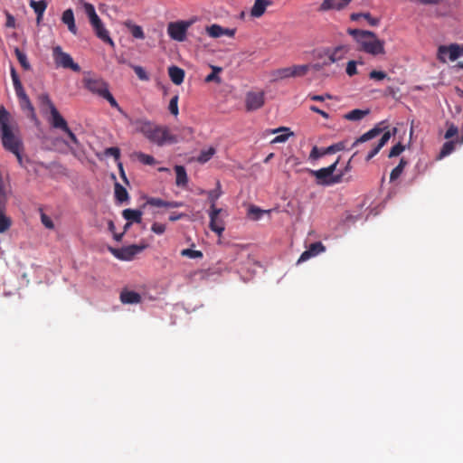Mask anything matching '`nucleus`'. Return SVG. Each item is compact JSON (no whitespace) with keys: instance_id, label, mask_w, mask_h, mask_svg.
I'll list each match as a JSON object with an SVG mask.
<instances>
[{"instance_id":"1","label":"nucleus","mask_w":463,"mask_h":463,"mask_svg":"<svg viewBox=\"0 0 463 463\" xmlns=\"http://www.w3.org/2000/svg\"><path fill=\"white\" fill-rule=\"evenodd\" d=\"M129 122L135 127L137 132L142 133L150 142L157 146L176 142V137L170 134L166 127L156 125L145 118H129Z\"/></svg>"},{"instance_id":"2","label":"nucleus","mask_w":463,"mask_h":463,"mask_svg":"<svg viewBox=\"0 0 463 463\" xmlns=\"http://www.w3.org/2000/svg\"><path fill=\"white\" fill-rule=\"evenodd\" d=\"M0 133L5 149L13 153L16 156L18 163L22 165L21 152L23 150V142L9 125V113L4 107H0Z\"/></svg>"},{"instance_id":"3","label":"nucleus","mask_w":463,"mask_h":463,"mask_svg":"<svg viewBox=\"0 0 463 463\" xmlns=\"http://www.w3.org/2000/svg\"><path fill=\"white\" fill-rule=\"evenodd\" d=\"M347 33L353 36L359 44V50L374 56L384 54V43L379 40L374 33L351 28L347 30Z\"/></svg>"},{"instance_id":"4","label":"nucleus","mask_w":463,"mask_h":463,"mask_svg":"<svg viewBox=\"0 0 463 463\" xmlns=\"http://www.w3.org/2000/svg\"><path fill=\"white\" fill-rule=\"evenodd\" d=\"M11 77L15 90V94L18 98L20 107L22 110L26 112L27 117L34 122L35 125H39V119L36 116L34 107L33 106L28 95L25 93L19 76L14 69L11 67L10 70Z\"/></svg>"},{"instance_id":"5","label":"nucleus","mask_w":463,"mask_h":463,"mask_svg":"<svg viewBox=\"0 0 463 463\" xmlns=\"http://www.w3.org/2000/svg\"><path fill=\"white\" fill-rule=\"evenodd\" d=\"M83 7L90 20V24H91L95 33V35L104 43H109L110 46L114 47L115 43L110 38L109 31L105 28L101 19L97 14L93 5L85 3Z\"/></svg>"},{"instance_id":"6","label":"nucleus","mask_w":463,"mask_h":463,"mask_svg":"<svg viewBox=\"0 0 463 463\" xmlns=\"http://www.w3.org/2000/svg\"><path fill=\"white\" fill-rule=\"evenodd\" d=\"M339 160L337 159L335 163L327 167L320 168L318 170H312L311 174L316 177L317 184L320 185H332L338 184L342 180V174L334 175Z\"/></svg>"},{"instance_id":"7","label":"nucleus","mask_w":463,"mask_h":463,"mask_svg":"<svg viewBox=\"0 0 463 463\" xmlns=\"http://www.w3.org/2000/svg\"><path fill=\"white\" fill-rule=\"evenodd\" d=\"M310 70V65L301 64L279 68L271 72L272 80L278 81L288 78L304 77Z\"/></svg>"},{"instance_id":"8","label":"nucleus","mask_w":463,"mask_h":463,"mask_svg":"<svg viewBox=\"0 0 463 463\" xmlns=\"http://www.w3.org/2000/svg\"><path fill=\"white\" fill-rule=\"evenodd\" d=\"M52 58L56 68L70 69L74 72L80 71V65L74 62L72 57L63 52L60 45L52 48Z\"/></svg>"},{"instance_id":"9","label":"nucleus","mask_w":463,"mask_h":463,"mask_svg":"<svg viewBox=\"0 0 463 463\" xmlns=\"http://www.w3.org/2000/svg\"><path fill=\"white\" fill-rule=\"evenodd\" d=\"M38 100L43 112L46 113L47 111H49V123L51 126L53 125V123L57 122L61 118H63L59 112V110L56 109L48 93H42L41 95H39Z\"/></svg>"},{"instance_id":"10","label":"nucleus","mask_w":463,"mask_h":463,"mask_svg":"<svg viewBox=\"0 0 463 463\" xmlns=\"http://www.w3.org/2000/svg\"><path fill=\"white\" fill-rule=\"evenodd\" d=\"M192 22L177 21L171 22L167 25V33L171 39L177 42H184L186 38V33L191 26Z\"/></svg>"},{"instance_id":"11","label":"nucleus","mask_w":463,"mask_h":463,"mask_svg":"<svg viewBox=\"0 0 463 463\" xmlns=\"http://www.w3.org/2000/svg\"><path fill=\"white\" fill-rule=\"evenodd\" d=\"M145 248V245L132 244L129 246L122 247L120 249L109 248V250L118 260H131L137 254L141 252Z\"/></svg>"},{"instance_id":"12","label":"nucleus","mask_w":463,"mask_h":463,"mask_svg":"<svg viewBox=\"0 0 463 463\" xmlns=\"http://www.w3.org/2000/svg\"><path fill=\"white\" fill-rule=\"evenodd\" d=\"M265 94L263 91H250L246 94L245 106L248 111L260 109L264 105Z\"/></svg>"},{"instance_id":"13","label":"nucleus","mask_w":463,"mask_h":463,"mask_svg":"<svg viewBox=\"0 0 463 463\" xmlns=\"http://www.w3.org/2000/svg\"><path fill=\"white\" fill-rule=\"evenodd\" d=\"M85 88L90 92L102 96L109 90V85L100 78H84Z\"/></svg>"},{"instance_id":"14","label":"nucleus","mask_w":463,"mask_h":463,"mask_svg":"<svg viewBox=\"0 0 463 463\" xmlns=\"http://www.w3.org/2000/svg\"><path fill=\"white\" fill-rule=\"evenodd\" d=\"M352 0H323L319 7L318 12L324 13L327 11H341L347 7Z\"/></svg>"},{"instance_id":"15","label":"nucleus","mask_w":463,"mask_h":463,"mask_svg":"<svg viewBox=\"0 0 463 463\" xmlns=\"http://www.w3.org/2000/svg\"><path fill=\"white\" fill-rule=\"evenodd\" d=\"M349 51L350 47L345 44L338 45L332 50H327L326 55L328 57V62L326 61L325 64L327 65L343 60Z\"/></svg>"},{"instance_id":"16","label":"nucleus","mask_w":463,"mask_h":463,"mask_svg":"<svg viewBox=\"0 0 463 463\" xmlns=\"http://www.w3.org/2000/svg\"><path fill=\"white\" fill-rule=\"evenodd\" d=\"M222 209H213L210 210L209 217H210V229L217 233L219 236L222 235L225 227L223 221L219 218V214L221 213Z\"/></svg>"},{"instance_id":"17","label":"nucleus","mask_w":463,"mask_h":463,"mask_svg":"<svg viewBox=\"0 0 463 463\" xmlns=\"http://www.w3.org/2000/svg\"><path fill=\"white\" fill-rule=\"evenodd\" d=\"M446 53H449L450 61H456L461 55L460 46L456 43L449 46L440 45L439 47V59L443 62L446 61L441 55Z\"/></svg>"},{"instance_id":"18","label":"nucleus","mask_w":463,"mask_h":463,"mask_svg":"<svg viewBox=\"0 0 463 463\" xmlns=\"http://www.w3.org/2000/svg\"><path fill=\"white\" fill-rule=\"evenodd\" d=\"M326 248L322 244V242L317 241L310 244L307 250H306L299 257L298 263H301L307 261L312 257L318 255L319 253L325 251Z\"/></svg>"},{"instance_id":"19","label":"nucleus","mask_w":463,"mask_h":463,"mask_svg":"<svg viewBox=\"0 0 463 463\" xmlns=\"http://www.w3.org/2000/svg\"><path fill=\"white\" fill-rule=\"evenodd\" d=\"M206 33L212 38H219L223 35L233 37L235 34L234 29L223 28L219 24H212L206 27Z\"/></svg>"},{"instance_id":"20","label":"nucleus","mask_w":463,"mask_h":463,"mask_svg":"<svg viewBox=\"0 0 463 463\" xmlns=\"http://www.w3.org/2000/svg\"><path fill=\"white\" fill-rule=\"evenodd\" d=\"M52 128L63 131L65 134H67V136L70 138V140L71 141V143H73L75 145L79 144V140H78L77 137L70 129L68 123L64 119V118H61L57 122L53 123V125H52Z\"/></svg>"},{"instance_id":"21","label":"nucleus","mask_w":463,"mask_h":463,"mask_svg":"<svg viewBox=\"0 0 463 463\" xmlns=\"http://www.w3.org/2000/svg\"><path fill=\"white\" fill-rule=\"evenodd\" d=\"M270 0H255L250 10V15L255 18L262 16L268 6L271 5Z\"/></svg>"},{"instance_id":"22","label":"nucleus","mask_w":463,"mask_h":463,"mask_svg":"<svg viewBox=\"0 0 463 463\" xmlns=\"http://www.w3.org/2000/svg\"><path fill=\"white\" fill-rule=\"evenodd\" d=\"M123 304H138L141 302V296L137 292L124 289L119 296Z\"/></svg>"},{"instance_id":"23","label":"nucleus","mask_w":463,"mask_h":463,"mask_svg":"<svg viewBox=\"0 0 463 463\" xmlns=\"http://www.w3.org/2000/svg\"><path fill=\"white\" fill-rule=\"evenodd\" d=\"M147 204L155 207L178 208L182 206V203L175 201H165L160 198L151 197L146 201Z\"/></svg>"},{"instance_id":"24","label":"nucleus","mask_w":463,"mask_h":463,"mask_svg":"<svg viewBox=\"0 0 463 463\" xmlns=\"http://www.w3.org/2000/svg\"><path fill=\"white\" fill-rule=\"evenodd\" d=\"M61 21L68 26L69 31L72 34H77L78 30L75 24L74 14L71 9H67L63 12Z\"/></svg>"},{"instance_id":"25","label":"nucleus","mask_w":463,"mask_h":463,"mask_svg":"<svg viewBox=\"0 0 463 463\" xmlns=\"http://www.w3.org/2000/svg\"><path fill=\"white\" fill-rule=\"evenodd\" d=\"M392 133L390 131H386L383 134L377 145L373 146V148L368 153L365 160L370 161L374 156H376L382 147L389 141L391 138Z\"/></svg>"},{"instance_id":"26","label":"nucleus","mask_w":463,"mask_h":463,"mask_svg":"<svg viewBox=\"0 0 463 463\" xmlns=\"http://www.w3.org/2000/svg\"><path fill=\"white\" fill-rule=\"evenodd\" d=\"M168 75L173 83L180 85L184 79V71L177 66L168 68Z\"/></svg>"},{"instance_id":"27","label":"nucleus","mask_w":463,"mask_h":463,"mask_svg":"<svg viewBox=\"0 0 463 463\" xmlns=\"http://www.w3.org/2000/svg\"><path fill=\"white\" fill-rule=\"evenodd\" d=\"M270 132L272 134H276V133H279V132H287L286 134H281V135L275 137L271 140V144L284 143L288 139L289 137L294 135V133L292 131H290V129L288 128H286V127H280V128L272 129Z\"/></svg>"},{"instance_id":"28","label":"nucleus","mask_w":463,"mask_h":463,"mask_svg":"<svg viewBox=\"0 0 463 463\" xmlns=\"http://www.w3.org/2000/svg\"><path fill=\"white\" fill-rule=\"evenodd\" d=\"M382 131H383V129L378 127H375V128L370 129L369 131H367L366 133L362 135L359 138H357L352 146L354 147L360 143H364V142H367V141L376 137L377 136H379L382 133Z\"/></svg>"},{"instance_id":"29","label":"nucleus","mask_w":463,"mask_h":463,"mask_svg":"<svg viewBox=\"0 0 463 463\" xmlns=\"http://www.w3.org/2000/svg\"><path fill=\"white\" fill-rule=\"evenodd\" d=\"M122 216L131 223H140L142 222V212L134 209H125L122 212Z\"/></svg>"},{"instance_id":"30","label":"nucleus","mask_w":463,"mask_h":463,"mask_svg":"<svg viewBox=\"0 0 463 463\" xmlns=\"http://www.w3.org/2000/svg\"><path fill=\"white\" fill-rule=\"evenodd\" d=\"M201 194H207L208 200L211 203V209L210 210L217 209L216 206H215V203H216V201L219 199V197L222 195L221 184H220L219 181L217 182L216 189L210 190V191H207V192L202 191Z\"/></svg>"},{"instance_id":"31","label":"nucleus","mask_w":463,"mask_h":463,"mask_svg":"<svg viewBox=\"0 0 463 463\" xmlns=\"http://www.w3.org/2000/svg\"><path fill=\"white\" fill-rule=\"evenodd\" d=\"M175 170L176 174V185L182 187L185 186L188 183V177L185 168L183 165H175Z\"/></svg>"},{"instance_id":"32","label":"nucleus","mask_w":463,"mask_h":463,"mask_svg":"<svg viewBox=\"0 0 463 463\" xmlns=\"http://www.w3.org/2000/svg\"><path fill=\"white\" fill-rule=\"evenodd\" d=\"M369 109H365V110H363V109H353L351 111H349L348 113H346L344 118L347 120H350V121H358V120H361L362 118H364L366 115L369 114Z\"/></svg>"},{"instance_id":"33","label":"nucleus","mask_w":463,"mask_h":463,"mask_svg":"<svg viewBox=\"0 0 463 463\" xmlns=\"http://www.w3.org/2000/svg\"><path fill=\"white\" fill-rule=\"evenodd\" d=\"M14 54L24 71H30L32 69L30 62L28 61L27 55L22 52L18 47L14 48Z\"/></svg>"},{"instance_id":"34","label":"nucleus","mask_w":463,"mask_h":463,"mask_svg":"<svg viewBox=\"0 0 463 463\" xmlns=\"http://www.w3.org/2000/svg\"><path fill=\"white\" fill-rule=\"evenodd\" d=\"M125 25L128 28L130 33L134 38L144 39L145 34L141 26L134 24L131 21H127Z\"/></svg>"},{"instance_id":"35","label":"nucleus","mask_w":463,"mask_h":463,"mask_svg":"<svg viewBox=\"0 0 463 463\" xmlns=\"http://www.w3.org/2000/svg\"><path fill=\"white\" fill-rule=\"evenodd\" d=\"M115 197L119 203L128 200V193L120 184H115Z\"/></svg>"},{"instance_id":"36","label":"nucleus","mask_w":463,"mask_h":463,"mask_svg":"<svg viewBox=\"0 0 463 463\" xmlns=\"http://www.w3.org/2000/svg\"><path fill=\"white\" fill-rule=\"evenodd\" d=\"M212 68V72L206 76V78L204 79V81L205 82H216V83H221L222 82V80H221V77L219 76V73L222 71V69L221 67H218V66H213L212 65L211 66Z\"/></svg>"},{"instance_id":"37","label":"nucleus","mask_w":463,"mask_h":463,"mask_svg":"<svg viewBox=\"0 0 463 463\" xmlns=\"http://www.w3.org/2000/svg\"><path fill=\"white\" fill-rule=\"evenodd\" d=\"M103 99H105L112 108L117 109L120 113H122L127 118H130L120 108L118 101L115 99V98L112 96V94L108 90L105 91V93L101 96Z\"/></svg>"},{"instance_id":"38","label":"nucleus","mask_w":463,"mask_h":463,"mask_svg":"<svg viewBox=\"0 0 463 463\" xmlns=\"http://www.w3.org/2000/svg\"><path fill=\"white\" fill-rule=\"evenodd\" d=\"M30 6L34 10V12L38 15V17H40L44 13V11L47 7V4L43 0H41V1L32 0L30 3Z\"/></svg>"},{"instance_id":"39","label":"nucleus","mask_w":463,"mask_h":463,"mask_svg":"<svg viewBox=\"0 0 463 463\" xmlns=\"http://www.w3.org/2000/svg\"><path fill=\"white\" fill-rule=\"evenodd\" d=\"M12 226V220L6 216L4 211H0V233L7 232Z\"/></svg>"},{"instance_id":"40","label":"nucleus","mask_w":463,"mask_h":463,"mask_svg":"<svg viewBox=\"0 0 463 463\" xmlns=\"http://www.w3.org/2000/svg\"><path fill=\"white\" fill-rule=\"evenodd\" d=\"M407 165V162L402 158L400 160V163L398 164V165L396 167H394L392 169V171L391 172V175H390V180L391 181H394L396 180L397 178H399V176L402 175V173L403 172V169L405 167V165Z\"/></svg>"},{"instance_id":"41","label":"nucleus","mask_w":463,"mask_h":463,"mask_svg":"<svg viewBox=\"0 0 463 463\" xmlns=\"http://www.w3.org/2000/svg\"><path fill=\"white\" fill-rule=\"evenodd\" d=\"M455 149V141L449 140L443 144L440 152H439V158L445 157L449 155H450Z\"/></svg>"},{"instance_id":"42","label":"nucleus","mask_w":463,"mask_h":463,"mask_svg":"<svg viewBox=\"0 0 463 463\" xmlns=\"http://www.w3.org/2000/svg\"><path fill=\"white\" fill-rule=\"evenodd\" d=\"M215 152H216L215 148H213V147H209L206 150H202L200 155L198 156L197 161L199 163L204 164V163L208 162L213 157V156L215 154Z\"/></svg>"},{"instance_id":"43","label":"nucleus","mask_w":463,"mask_h":463,"mask_svg":"<svg viewBox=\"0 0 463 463\" xmlns=\"http://www.w3.org/2000/svg\"><path fill=\"white\" fill-rule=\"evenodd\" d=\"M266 211H263L261 210L260 208L255 206V205H250L248 209V215L253 219V220H259L260 219V217L263 215V213H265Z\"/></svg>"},{"instance_id":"44","label":"nucleus","mask_w":463,"mask_h":463,"mask_svg":"<svg viewBox=\"0 0 463 463\" xmlns=\"http://www.w3.org/2000/svg\"><path fill=\"white\" fill-rule=\"evenodd\" d=\"M181 255L183 257H187L190 259H198L203 257V252L201 250H195L192 249H184L181 251Z\"/></svg>"},{"instance_id":"45","label":"nucleus","mask_w":463,"mask_h":463,"mask_svg":"<svg viewBox=\"0 0 463 463\" xmlns=\"http://www.w3.org/2000/svg\"><path fill=\"white\" fill-rule=\"evenodd\" d=\"M178 99H179L178 96L175 95L174 97H172V99H170V102H169L168 109H169L170 113L173 114L174 116H177L179 113Z\"/></svg>"},{"instance_id":"46","label":"nucleus","mask_w":463,"mask_h":463,"mask_svg":"<svg viewBox=\"0 0 463 463\" xmlns=\"http://www.w3.org/2000/svg\"><path fill=\"white\" fill-rule=\"evenodd\" d=\"M137 158L144 165H152L156 163V159L152 156L144 153L137 154Z\"/></svg>"},{"instance_id":"47","label":"nucleus","mask_w":463,"mask_h":463,"mask_svg":"<svg viewBox=\"0 0 463 463\" xmlns=\"http://www.w3.org/2000/svg\"><path fill=\"white\" fill-rule=\"evenodd\" d=\"M344 149V144L342 142L331 145L326 148L323 149V154H334L335 152L341 151Z\"/></svg>"},{"instance_id":"48","label":"nucleus","mask_w":463,"mask_h":463,"mask_svg":"<svg viewBox=\"0 0 463 463\" xmlns=\"http://www.w3.org/2000/svg\"><path fill=\"white\" fill-rule=\"evenodd\" d=\"M405 149V146L402 143H398L392 147L389 153V157H394L401 155Z\"/></svg>"},{"instance_id":"49","label":"nucleus","mask_w":463,"mask_h":463,"mask_svg":"<svg viewBox=\"0 0 463 463\" xmlns=\"http://www.w3.org/2000/svg\"><path fill=\"white\" fill-rule=\"evenodd\" d=\"M369 78L375 80H383L387 78V73L383 71H372L369 73Z\"/></svg>"},{"instance_id":"50","label":"nucleus","mask_w":463,"mask_h":463,"mask_svg":"<svg viewBox=\"0 0 463 463\" xmlns=\"http://www.w3.org/2000/svg\"><path fill=\"white\" fill-rule=\"evenodd\" d=\"M133 70H134L135 73L137 74V76L141 80H149L148 74L146 73V71L141 66H137V65L134 66Z\"/></svg>"},{"instance_id":"51","label":"nucleus","mask_w":463,"mask_h":463,"mask_svg":"<svg viewBox=\"0 0 463 463\" xmlns=\"http://www.w3.org/2000/svg\"><path fill=\"white\" fill-rule=\"evenodd\" d=\"M105 155L113 156L116 160H118L120 156V150L116 146L108 147L105 149Z\"/></svg>"},{"instance_id":"52","label":"nucleus","mask_w":463,"mask_h":463,"mask_svg":"<svg viewBox=\"0 0 463 463\" xmlns=\"http://www.w3.org/2000/svg\"><path fill=\"white\" fill-rule=\"evenodd\" d=\"M458 127L451 123L449 125V128L444 135V137L446 139H449V138L453 137L454 136H456L458 134Z\"/></svg>"},{"instance_id":"53","label":"nucleus","mask_w":463,"mask_h":463,"mask_svg":"<svg viewBox=\"0 0 463 463\" xmlns=\"http://www.w3.org/2000/svg\"><path fill=\"white\" fill-rule=\"evenodd\" d=\"M165 225L159 222H154L151 227V231L156 234L161 235L165 232Z\"/></svg>"},{"instance_id":"54","label":"nucleus","mask_w":463,"mask_h":463,"mask_svg":"<svg viewBox=\"0 0 463 463\" xmlns=\"http://www.w3.org/2000/svg\"><path fill=\"white\" fill-rule=\"evenodd\" d=\"M356 61H350L347 62V65H346V73L347 75L349 76H354L357 73V70H356Z\"/></svg>"},{"instance_id":"55","label":"nucleus","mask_w":463,"mask_h":463,"mask_svg":"<svg viewBox=\"0 0 463 463\" xmlns=\"http://www.w3.org/2000/svg\"><path fill=\"white\" fill-rule=\"evenodd\" d=\"M325 155L326 154H323V150L318 149L317 146H314L310 152L309 158L312 160H317Z\"/></svg>"},{"instance_id":"56","label":"nucleus","mask_w":463,"mask_h":463,"mask_svg":"<svg viewBox=\"0 0 463 463\" xmlns=\"http://www.w3.org/2000/svg\"><path fill=\"white\" fill-rule=\"evenodd\" d=\"M41 221L43 222V224L48 228V229H53L54 227V224H53V222L51 220V218L49 216H47L46 214L43 213L41 215Z\"/></svg>"},{"instance_id":"57","label":"nucleus","mask_w":463,"mask_h":463,"mask_svg":"<svg viewBox=\"0 0 463 463\" xmlns=\"http://www.w3.org/2000/svg\"><path fill=\"white\" fill-rule=\"evenodd\" d=\"M364 18L369 23L370 25L376 26L378 25L380 20L378 18L373 17L369 13L364 14Z\"/></svg>"},{"instance_id":"58","label":"nucleus","mask_w":463,"mask_h":463,"mask_svg":"<svg viewBox=\"0 0 463 463\" xmlns=\"http://www.w3.org/2000/svg\"><path fill=\"white\" fill-rule=\"evenodd\" d=\"M308 98L314 101H324L326 99H332V96L330 94H325V95H311V94H309Z\"/></svg>"},{"instance_id":"59","label":"nucleus","mask_w":463,"mask_h":463,"mask_svg":"<svg viewBox=\"0 0 463 463\" xmlns=\"http://www.w3.org/2000/svg\"><path fill=\"white\" fill-rule=\"evenodd\" d=\"M310 110L313 111V112H316L319 115H321L324 118H329V115L328 113H326V111L324 110H321L320 109H318L317 106H310Z\"/></svg>"},{"instance_id":"60","label":"nucleus","mask_w":463,"mask_h":463,"mask_svg":"<svg viewBox=\"0 0 463 463\" xmlns=\"http://www.w3.org/2000/svg\"><path fill=\"white\" fill-rule=\"evenodd\" d=\"M5 25H6V27H9V28H13L15 26V20H14V16H12L9 14H7Z\"/></svg>"},{"instance_id":"61","label":"nucleus","mask_w":463,"mask_h":463,"mask_svg":"<svg viewBox=\"0 0 463 463\" xmlns=\"http://www.w3.org/2000/svg\"><path fill=\"white\" fill-rule=\"evenodd\" d=\"M364 13H354L350 15L352 21H358L361 17H364Z\"/></svg>"},{"instance_id":"62","label":"nucleus","mask_w":463,"mask_h":463,"mask_svg":"<svg viewBox=\"0 0 463 463\" xmlns=\"http://www.w3.org/2000/svg\"><path fill=\"white\" fill-rule=\"evenodd\" d=\"M183 216H184L183 213H178V214L173 213L169 216V221L175 222V221L181 219Z\"/></svg>"},{"instance_id":"63","label":"nucleus","mask_w":463,"mask_h":463,"mask_svg":"<svg viewBox=\"0 0 463 463\" xmlns=\"http://www.w3.org/2000/svg\"><path fill=\"white\" fill-rule=\"evenodd\" d=\"M118 167H119V170H120V175H121V177L123 178V180L128 183V180H127V177L125 175V173H124V170H123V167H122V164L119 163L118 164Z\"/></svg>"},{"instance_id":"64","label":"nucleus","mask_w":463,"mask_h":463,"mask_svg":"<svg viewBox=\"0 0 463 463\" xmlns=\"http://www.w3.org/2000/svg\"><path fill=\"white\" fill-rule=\"evenodd\" d=\"M114 235V239L117 241H120L123 238V235H124V232H121V233H116V232H113Z\"/></svg>"}]
</instances>
